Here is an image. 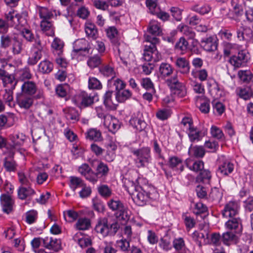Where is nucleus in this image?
I'll return each mask as SVG.
<instances>
[{
	"mask_svg": "<svg viewBox=\"0 0 253 253\" xmlns=\"http://www.w3.org/2000/svg\"><path fill=\"white\" fill-rule=\"evenodd\" d=\"M143 179L138 177L136 182L137 185L133 182H130V185L127 187V191L132 196L133 201L138 206L144 205L148 199H152L151 194L149 192L146 191L141 184Z\"/></svg>",
	"mask_w": 253,
	"mask_h": 253,
	"instance_id": "obj_1",
	"label": "nucleus"
},
{
	"mask_svg": "<svg viewBox=\"0 0 253 253\" xmlns=\"http://www.w3.org/2000/svg\"><path fill=\"white\" fill-rule=\"evenodd\" d=\"M145 41L148 42L149 44L145 45L143 59L147 62L151 61L152 59L154 62L159 61L161 59V55L157 50L156 44L159 43V39L148 35L145 36Z\"/></svg>",
	"mask_w": 253,
	"mask_h": 253,
	"instance_id": "obj_2",
	"label": "nucleus"
},
{
	"mask_svg": "<svg viewBox=\"0 0 253 253\" xmlns=\"http://www.w3.org/2000/svg\"><path fill=\"white\" fill-rule=\"evenodd\" d=\"M244 9L248 21L253 22V0H236L233 6L235 15L237 17L242 15L244 13ZM252 27L253 29V23Z\"/></svg>",
	"mask_w": 253,
	"mask_h": 253,
	"instance_id": "obj_3",
	"label": "nucleus"
},
{
	"mask_svg": "<svg viewBox=\"0 0 253 253\" xmlns=\"http://www.w3.org/2000/svg\"><path fill=\"white\" fill-rule=\"evenodd\" d=\"M131 152L136 157L135 162L138 168L147 167L151 162V149L149 147L134 149Z\"/></svg>",
	"mask_w": 253,
	"mask_h": 253,
	"instance_id": "obj_4",
	"label": "nucleus"
},
{
	"mask_svg": "<svg viewBox=\"0 0 253 253\" xmlns=\"http://www.w3.org/2000/svg\"><path fill=\"white\" fill-rule=\"evenodd\" d=\"M108 207L115 211L117 217L126 220L129 218L127 208L119 200L112 199L107 202Z\"/></svg>",
	"mask_w": 253,
	"mask_h": 253,
	"instance_id": "obj_5",
	"label": "nucleus"
},
{
	"mask_svg": "<svg viewBox=\"0 0 253 253\" xmlns=\"http://www.w3.org/2000/svg\"><path fill=\"white\" fill-rule=\"evenodd\" d=\"M106 34L107 37L111 40V42L114 45V50L118 51V54L121 59L123 61L124 63L126 65L127 62L123 60L124 57L122 48V47L123 46V45H121L119 43V41L117 38H116V36L118 35V31L117 29L114 27H111L106 30Z\"/></svg>",
	"mask_w": 253,
	"mask_h": 253,
	"instance_id": "obj_6",
	"label": "nucleus"
},
{
	"mask_svg": "<svg viewBox=\"0 0 253 253\" xmlns=\"http://www.w3.org/2000/svg\"><path fill=\"white\" fill-rule=\"evenodd\" d=\"M94 99V96L85 91H82L75 95L72 101L76 105L81 108L90 106L93 103Z\"/></svg>",
	"mask_w": 253,
	"mask_h": 253,
	"instance_id": "obj_7",
	"label": "nucleus"
},
{
	"mask_svg": "<svg viewBox=\"0 0 253 253\" xmlns=\"http://www.w3.org/2000/svg\"><path fill=\"white\" fill-rule=\"evenodd\" d=\"M210 234L209 228L207 226H205L202 229L199 231H195L192 234V237L193 239L197 242L198 246L201 247L202 246V240L205 244L209 243L208 237Z\"/></svg>",
	"mask_w": 253,
	"mask_h": 253,
	"instance_id": "obj_8",
	"label": "nucleus"
},
{
	"mask_svg": "<svg viewBox=\"0 0 253 253\" xmlns=\"http://www.w3.org/2000/svg\"><path fill=\"white\" fill-rule=\"evenodd\" d=\"M34 98V96L27 94L18 93L16 97V103L20 108L28 110L33 105Z\"/></svg>",
	"mask_w": 253,
	"mask_h": 253,
	"instance_id": "obj_9",
	"label": "nucleus"
},
{
	"mask_svg": "<svg viewBox=\"0 0 253 253\" xmlns=\"http://www.w3.org/2000/svg\"><path fill=\"white\" fill-rule=\"evenodd\" d=\"M7 155L3 160V167L8 172H15L17 169V164L13 160L15 151L12 150L4 153Z\"/></svg>",
	"mask_w": 253,
	"mask_h": 253,
	"instance_id": "obj_10",
	"label": "nucleus"
},
{
	"mask_svg": "<svg viewBox=\"0 0 253 253\" xmlns=\"http://www.w3.org/2000/svg\"><path fill=\"white\" fill-rule=\"evenodd\" d=\"M79 172L89 182H96V175L87 164H83L78 169Z\"/></svg>",
	"mask_w": 253,
	"mask_h": 253,
	"instance_id": "obj_11",
	"label": "nucleus"
},
{
	"mask_svg": "<svg viewBox=\"0 0 253 253\" xmlns=\"http://www.w3.org/2000/svg\"><path fill=\"white\" fill-rule=\"evenodd\" d=\"M234 169V164L229 160L223 158L220 159V164L217 169V173L222 175L227 176L232 172Z\"/></svg>",
	"mask_w": 253,
	"mask_h": 253,
	"instance_id": "obj_12",
	"label": "nucleus"
},
{
	"mask_svg": "<svg viewBox=\"0 0 253 253\" xmlns=\"http://www.w3.org/2000/svg\"><path fill=\"white\" fill-rule=\"evenodd\" d=\"M240 206L236 202L231 201L227 203L222 211L224 217H233L238 214Z\"/></svg>",
	"mask_w": 253,
	"mask_h": 253,
	"instance_id": "obj_13",
	"label": "nucleus"
},
{
	"mask_svg": "<svg viewBox=\"0 0 253 253\" xmlns=\"http://www.w3.org/2000/svg\"><path fill=\"white\" fill-rule=\"evenodd\" d=\"M73 51L76 53L80 52L83 55L88 53L90 49L89 43L85 39L76 40L74 43Z\"/></svg>",
	"mask_w": 253,
	"mask_h": 253,
	"instance_id": "obj_14",
	"label": "nucleus"
},
{
	"mask_svg": "<svg viewBox=\"0 0 253 253\" xmlns=\"http://www.w3.org/2000/svg\"><path fill=\"white\" fill-rule=\"evenodd\" d=\"M11 143L6 147L7 150L15 151L14 150H19L20 147L23 144L25 140V136L22 134L12 135L10 137Z\"/></svg>",
	"mask_w": 253,
	"mask_h": 253,
	"instance_id": "obj_15",
	"label": "nucleus"
},
{
	"mask_svg": "<svg viewBox=\"0 0 253 253\" xmlns=\"http://www.w3.org/2000/svg\"><path fill=\"white\" fill-rule=\"evenodd\" d=\"M95 231L103 237H106L109 234L108 219L106 218H99L95 225Z\"/></svg>",
	"mask_w": 253,
	"mask_h": 253,
	"instance_id": "obj_16",
	"label": "nucleus"
},
{
	"mask_svg": "<svg viewBox=\"0 0 253 253\" xmlns=\"http://www.w3.org/2000/svg\"><path fill=\"white\" fill-rule=\"evenodd\" d=\"M247 61V56L244 51H239L237 55L232 56L229 62L235 68L243 66Z\"/></svg>",
	"mask_w": 253,
	"mask_h": 253,
	"instance_id": "obj_17",
	"label": "nucleus"
},
{
	"mask_svg": "<svg viewBox=\"0 0 253 253\" xmlns=\"http://www.w3.org/2000/svg\"><path fill=\"white\" fill-rule=\"evenodd\" d=\"M45 248L58 252L61 249L60 241L52 237H46L42 239Z\"/></svg>",
	"mask_w": 253,
	"mask_h": 253,
	"instance_id": "obj_18",
	"label": "nucleus"
},
{
	"mask_svg": "<svg viewBox=\"0 0 253 253\" xmlns=\"http://www.w3.org/2000/svg\"><path fill=\"white\" fill-rule=\"evenodd\" d=\"M175 64L177 70L183 75H187L190 72V64L189 61L184 57H178Z\"/></svg>",
	"mask_w": 253,
	"mask_h": 253,
	"instance_id": "obj_19",
	"label": "nucleus"
},
{
	"mask_svg": "<svg viewBox=\"0 0 253 253\" xmlns=\"http://www.w3.org/2000/svg\"><path fill=\"white\" fill-rule=\"evenodd\" d=\"M104 125L113 133H115L120 127V124L118 120L111 116L105 117Z\"/></svg>",
	"mask_w": 253,
	"mask_h": 253,
	"instance_id": "obj_20",
	"label": "nucleus"
},
{
	"mask_svg": "<svg viewBox=\"0 0 253 253\" xmlns=\"http://www.w3.org/2000/svg\"><path fill=\"white\" fill-rule=\"evenodd\" d=\"M226 228L230 230H234L235 233H240L242 231L241 220L240 218H231L226 222Z\"/></svg>",
	"mask_w": 253,
	"mask_h": 253,
	"instance_id": "obj_21",
	"label": "nucleus"
},
{
	"mask_svg": "<svg viewBox=\"0 0 253 253\" xmlns=\"http://www.w3.org/2000/svg\"><path fill=\"white\" fill-rule=\"evenodd\" d=\"M169 165L171 169L179 173L184 169L182 160L176 156H172L169 158Z\"/></svg>",
	"mask_w": 253,
	"mask_h": 253,
	"instance_id": "obj_22",
	"label": "nucleus"
},
{
	"mask_svg": "<svg viewBox=\"0 0 253 253\" xmlns=\"http://www.w3.org/2000/svg\"><path fill=\"white\" fill-rule=\"evenodd\" d=\"M185 164L189 169L196 172H200L204 169V162L200 160L194 161L190 159H187L185 161Z\"/></svg>",
	"mask_w": 253,
	"mask_h": 253,
	"instance_id": "obj_23",
	"label": "nucleus"
},
{
	"mask_svg": "<svg viewBox=\"0 0 253 253\" xmlns=\"http://www.w3.org/2000/svg\"><path fill=\"white\" fill-rule=\"evenodd\" d=\"M201 43L203 48L207 51H213L217 49V43L216 40L211 37L203 39Z\"/></svg>",
	"mask_w": 253,
	"mask_h": 253,
	"instance_id": "obj_24",
	"label": "nucleus"
},
{
	"mask_svg": "<svg viewBox=\"0 0 253 253\" xmlns=\"http://www.w3.org/2000/svg\"><path fill=\"white\" fill-rule=\"evenodd\" d=\"M173 72V68L172 66L168 63H162L161 64L158 74L159 77L162 79H165L169 77Z\"/></svg>",
	"mask_w": 253,
	"mask_h": 253,
	"instance_id": "obj_25",
	"label": "nucleus"
},
{
	"mask_svg": "<svg viewBox=\"0 0 253 253\" xmlns=\"http://www.w3.org/2000/svg\"><path fill=\"white\" fill-rule=\"evenodd\" d=\"M148 32L151 35L152 37L157 38V36H160L162 33V29L160 24L155 20H151L148 28Z\"/></svg>",
	"mask_w": 253,
	"mask_h": 253,
	"instance_id": "obj_26",
	"label": "nucleus"
},
{
	"mask_svg": "<svg viewBox=\"0 0 253 253\" xmlns=\"http://www.w3.org/2000/svg\"><path fill=\"white\" fill-rule=\"evenodd\" d=\"M37 91L35 83L32 81L25 82L21 86V93L28 94L33 96Z\"/></svg>",
	"mask_w": 253,
	"mask_h": 253,
	"instance_id": "obj_27",
	"label": "nucleus"
},
{
	"mask_svg": "<svg viewBox=\"0 0 253 253\" xmlns=\"http://www.w3.org/2000/svg\"><path fill=\"white\" fill-rule=\"evenodd\" d=\"M1 204L3 211L9 213L12 210L13 202L10 197L7 195H2L0 197Z\"/></svg>",
	"mask_w": 253,
	"mask_h": 253,
	"instance_id": "obj_28",
	"label": "nucleus"
},
{
	"mask_svg": "<svg viewBox=\"0 0 253 253\" xmlns=\"http://www.w3.org/2000/svg\"><path fill=\"white\" fill-rule=\"evenodd\" d=\"M173 246L177 253H191L186 247L184 241L182 238L175 239L173 241Z\"/></svg>",
	"mask_w": 253,
	"mask_h": 253,
	"instance_id": "obj_29",
	"label": "nucleus"
},
{
	"mask_svg": "<svg viewBox=\"0 0 253 253\" xmlns=\"http://www.w3.org/2000/svg\"><path fill=\"white\" fill-rule=\"evenodd\" d=\"M5 17L7 25L11 26H17L20 25L18 16L17 15V13H15L14 10H11L8 13L5 14Z\"/></svg>",
	"mask_w": 253,
	"mask_h": 253,
	"instance_id": "obj_30",
	"label": "nucleus"
},
{
	"mask_svg": "<svg viewBox=\"0 0 253 253\" xmlns=\"http://www.w3.org/2000/svg\"><path fill=\"white\" fill-rule=\"evenodd\" d=\"M189 138L191 142L200 141L204 135L201 131L194 126L187 130Z\"/></svg>",
	"mask_w": 253,
	"mask_h": 253,
	"instance_id": "obj_31",
	"label": "nucleus"
},
{
	"mask_svg": "<svg viewBox=\"0 0 253 253\" xmlns=\"http://www.w3.org/2000/svg\"><path fill=\"white\" fill-rule=\"evenodd\" d=\"M112 91H107L103 96V103L105 106L111 110L116 108L117 104L112 99Z\"/></svg>",
	"mask_w": 253,
	"mask_h": 253,
	"instance_id": "obj_32",
	"label": "nucleus"
},
{
	"mask_svg": "<svg viewBox=\"0 0 253 253\" xmlns=\"http://www.w3.org/2000/svg\"><path fill=\"white\" fill-rule=\"evenodd\" d=\"M63 111L67 120L72 121L73 122H77L79 120V113L74 108H66L63 110Z\"/></svg>",
	"mask_w": 253,
	"mask_h": 253,
	"instance_id": "obj_33",
	"label": "nucleus"
},
{
	"mask_svg": "<svg viewBox=\"0 0 253 253\" xmlns=\"http://www.w3.org/2000/svg\"><path fill=\"white\" fill-rule=\"evenodd\" d=\"M12 51L14 54H20L22 50V42L18 37L14 36L10 43Z\"/></svg>",
	"mask_w": 253,
	"mask_h": 253,
	"instance_id": "obj_34",
	"label": "nucleus"
},
{
	"mask_svg": "<svg viewBox=\"0 0 253 253\" xmlns=\"http://www.w3.org/2000/svg\"><path fill=\"white\" fill-rule=\"evenodd\" d=\"M85 137L90 140L101 141L103 138L101 132L95 128H91L85 133Z\"/></svg>",
	"mask_w": 253,
	"mask_h": 253,
	"instance_id": "obj_35",
	"label": "nucleus"
},
{
	"mask_svg": "<svg viewBox=\"0 0 253 253\" xmlns=\"http://www.w3.org/2000/svg\"><path fill=\"white\" fill-rule=\"evenodd\" d=\"M43 51L32 49V54L29 57L27 63L29 65L34 66L42 58Z\"/></svg>",
	"mask_w": 253,
	"mask_h": 253,
	"instance_id": "obj_36",
	"label": "nucleus"
},
{
	"mask_svg": "<svg viewBox=\"0 0 253 253\" xmlns=\"http://www.w3.org/2000/svg\"><path fill=\"white\" fill-rule=\"evenodd\" d=\"M245 33V37L243 36L241 30H237V36L240 41H250L253 39V32L250 28L244 27Z\"/></svg>",
	"mask_w": 253,
	"mask_h": 253,
	"instance_id": "obj_37",
	"label": "nucleus"
},
{
	"mask_svg": "<svg viewBox=\"0 0 253 253\" xmlns=\"http://www.w3.org/2000/svg\"><path fill=\"white\" fill-rule=\"evenodd\" d=\"M53 65L51 62L47 60L41 61L38 65V70L42 74H48L53 69Z\"/></svg>",
	"mask_w": 253,
	"mask_h": 253,
	"instance_id": "obj_38",
	"label": "nucleus"
},
{
	"mask_svg": "<svg viewBox=\"0 0 253 253\" xmlns=\"http://www.w3.org/2000/svg\"><path fill=\"white\" fill-rule=\"evenodd\" d=\"M115 95L118 102H124L131 96L132 93L128 89H124V88L116 92Z\"/></svg>",
	"mask_w": 253,
	"mask_h": 253,
	"instance_id": "obj_39",
	"label": "nucleus"
},
{
	"mask_svg": "<svg viewBox=\"0 0 253 253\" xmlns=\"http://www.w3.org/2000/svg\"><path fill=\"white\" fill-rule=\"evenodd\" d=\"M188 42L183 37H181L176 42L174 46V49L177 51L180 52L181 54H184L187 50Z\"/></svg>",
	"mask_w": 253,
	"mask_h": 253,
	"instance_id": "obj_40",
	"label": "nucleus"
},
{
	"mask_svg": "<svg viewBox=\"0 0 253 253\" xmlns=\"http://www.w3.org/2000/svg\"><path fill=\"white\" fill-rule=\"evenodd\" d=\"M3 85L6 88L14 89L18 83L14 76L9 74L8 76L2 82Z\"/></svg>",
	"mask_w": 253,
	"mask_h": 253,
	"instance_id": "obj_41",
	"label": "nucleus"
},
{
	"mask_svg": "<svg viewBox=\"0 0 253 253\" xmlns=\"http://www.w3.org/2000/svg\"><path fill=\"white\" fill-rule=\"evenodd\" d=\"M222 197V194L220 190L216 187H214L211 188L210 193L207 197V199L211 202H218L221 199Z\"/></svg>",
	"mask_w": 253,
	"mask_h": 253,
	"instance_id": "obj_42",
	"label": "nucleus"
},
{
	"mask_svg": "<svg viewBox=\"0 0 253 253\" xmlns=\"http://www.w3.org/2000/svg\"><path fill=\"white\" fill-rule=\"evenodd\" d=\"M85 32L87 36L92 39H96L98 36V32L94 24L88 23L85 25Z\"/></svg>",
	"mask_w": 253,
	"mask_h": 253,
	"instance_id": "obj_43",
	"label": "nucleus"
},
{
	"mask_svg": "<svg viewBox=\"0 0 253 253\" xmlns=\"http://www.w3.org/2000/svg\"><path fill=\"white\" fill-rule=\"evenodd\" d=\"M14 89L6 88L2 94V99L5 104H7L10 107L14 105L13 93Z\"/></svg>",
	"mask_w": 253,
	"mask_h": 253,
	"instance_id": "obj_44",
	"label": "nucleus"
},
{
	"mask_svg": "<svg viewBox=\"0 0 253 253\" xmlns=\"http://www.w3.org/2000/svg\"><path fill=\"white\" fill-rule=\"evenodd\" d=\"M167 84L169 86L170 89H171L172 92L173 93L174 91L179 89L180 88L181 86H183L184 85L180 83L177 79V75H175L171 79H168L166 81Z\"/></svg>",
	"mask_w": 253,
	"mask_h": 253,
	"instance_id": "obj_45",
	"label": "nucleus"
},
{
	"mask_svg": "<svg viewBox=\"0 0 253 253\" xmlns=\"http://www.w3.org/2000/svg\"><path fill=\"white\" fill-rule=\"evenodd\" d=\"M99 72L104 76L107 77H111V78L115 77L116 73L114 68L109 65H103L99 68Z\"/></svg>",
	"mask_w": 253,
	"mask_h": 253,
	"instance_id": "obj_46",
	"label": "nucleus"
},
{
	"mask_svg": "<svg viewBox=\"0 0 253 253\" xmlns=\"http://www.w3.org/2000/svg\"><path fill=\"white\" fill-rule=\"evenodd\" d=\"M41 27L42 31L45 32L48 36H53L54 35L52 23L48 20H42L41 22Z\"/></svg>",
	"mask_w": 253,
	"mask_h": 253,
	"instance_id": "obj_47",
	"label": "nucleus"
},
{
	"mask_svg": "<svg viewBox=\"0 0 253 253\" xmlns=\"http://www.w3.org/2000/svg\"><path fill=\"white\" fill-rule=\"evenodd\" d=\"M27 187H20L18 191V197L20 199H25L28 196H31L35 193L34 190L29 186Z\"/></svg>",
	"mask_w": 253,
	"mask_h": 253,
	"instance_id": "obj_48",
	"label": "nucleus"
},
{
	"mask_svg": "<svg viewBox=\"0 0 253 253\" xmlns=\"http://www.w3.org/2000/svg\"><path fill=\"white\" fill-rule=\"evenodd\" d=\"M189 154L196 158H202L205 155V151L202 146H191L189 149Z\"/></svg>",
	"mask_w": 253,
	"mask_h": 253,
	"instance_id": "obj_49",
	"label": "nucleus"
},
{
	"mask_svg": "<svg viewBox=\"0 0 253 253\" xmlns=\"http://www.w3.org/2000/svg\"><path fill=\"white\" fill-rule=\"evenodd\" d=\"M108 84L110 86H114L115 87L116 92L121 90V89L125 88L126 86V84L122 80L115 77L108 80Z\"/></svg>",
	"mask_w": 253,
	"mask_h": 253,
	"instance_id": "obj_50",
	"label": "nucleus"
},
{
	"mask_svg": "<svg viewBox=\"0 0 253 253\" xmlns=\"http://www.w3.org/2000/svg\"><path fill=\"white\" fill-rule=\"evenodd\" d=\"M96 182L98 181L99 177L105 176L107 174L109 169L107 166L102 162H99L96 168Z\"/></svg>",
	"mask_w": 253,
	"mask_h": 253,
	"instance_id": "obj_51",
	"label": "nucleus"
},
{
	"mask_svg": "<svg viewBox=\"0 0 253 253\" xmlns=\"http://www.w3.org/2000/svg\"><path fill=\"white\" fill-rule=\"evenodd\" d=\"M90 226V220L87 218H79L76 223V228L79 230L88 229Z\"/></svg>",
	"mask_w": 253,
	"mask_h": 253,
	"instance_id": "obj_52",
	"label": "nucleus"
},
{
	"mask_svg": "<svg viewBox=\"0 0 253 253\" xmlns=\"http://www.w3.org/2000/svg\"><path fill=\"white\" fill-rule=\"evenodd\" d=\"M200 105L199 106L200 111L204 114H207L210 109V100L206 97H202L200 98Z\"/></svg>",
	"mask_w": 253,
	"mask_h": 253,
	"instance_id": "obj_53",
	"label": "nucleus"
},
{
	"mask_svg": "<svg viewBox=\"0 0 253 253\" xmlns=\"http://www.w3.org/2000/svg\"><path fill=\"white\" fill-rule=\"evenodd\" d=\"M130 239H122L116 242V246L120 250L127 253L129 251L130 247L129 242Z\"/></svg>",
	"mask_w": 253,
	"mask_h": 253,
	"instance_id": "obj_54",
	"label": "nucleus"
},
{
	"mask_svg": "<svg viewBox=\"0 0 253 253\" xmlns=\"http://www.w3.org/2000/svg\"><path fill=\"white\" fill-rule=\"evenodd\" d=\"M69 186L73 191H75L79 187L84 186V183L81 178L76 176H71L70 177Z\"/></svg>",
	"mask_w": 253,
	"mask_h": 253,
	"instance_id": "obj_55",
	"label": "nucleus"
},
{
	"mask_svg": "<svg viewBox=\"0 0 253 253\" xmlns=\"http://www.w3.org/2000/svg\"><path fill=\"white\" fill-rule=\"evenodd\" d=\"M211 175L209 170L207 169L202 170L199 172V174L197 177V180L204 183H209L211 178Z\"/></svg>",
	"mask_w": 253,
	"mask_h": 253,
	"instance_id": "obj_56",
	"label": "nucleus"
},
{
	"mask_svg": "<svg viewBox=\"0 0 253 253\" xmlns=\"http://www.w3.org/2000/svg\"><path fill=\"white\" fill-rule=\"evenodd\" d=\"M130 123L139 131H142L146 127V123L140 118H133L130 119Z\"/></svg>",
	"mask_w": 253,
	"mask_h": 253,
	"instance_id": "obj_57",
	"label": "nucleus"
},
{
	"mask_svg": "<svg viewBox=\"0 0 253 253\" xmlns=\"http://www.w3.org/2000/svg\"><path fill=\"white\" fill-rule=\"evenodd\" d=\"M102 63L101 56L98 55H95L90 57L87 60V65L91 68H94L98 67Z\"/></svg>",
	"mask_w": 253,
	"mask_h": 253,
	"instance_id": "obj_58",
	"label": "nucleus"
},
{
	"mask_svg": "<svg viewBox=\"0 0 253 253\" xmlns=\"http://www.w3.org/2000/svg\"><path fill=\"white\" fill-rule=\"evenodd\" d=\"M238 75L244 82L249 83L253 81V75L248 71L240 70Z\"/></svg>",
	"mask_w": 253,
	"mask_h": 253,
	"instance_id": "obj_59",
	"label": "nucleus"
},
{
	"mask_svg": "<svg viewBox=\"0 0 253 253\" xmlns=\"http://www.w3.org/2000/svg\"><path fill=\"white\" fill-rule=\"evenodd\" d=\"M14 36L9 35H3L0 38V46L3 48L10 47V43L13 40Z\"/></svg>",
	"mask_w": 253,
	"mask_h": 253,
	"instance_id": "obj_60",
	"label": "nucleus"
},
{
	"mask_svg": "<svg viewBox=\"0 0 253 253\" xmlns=\"http://www.w3.org/2000/svg\"><path fill=\"white\" fill-rule=\"evenodd\" d=\"M51 46L56 51L57 54L60 55L62 52L64 43L60 39L55 38L52 42Z\"/></svg>",
	"mask_w": 253,
	"mask_h": 253,
	"instance_id": "obj_61",
	"label": "nucleus"
},
{
	"mask_svg": "<svg viewBox=\"0 0 253 253\" xmlns=\"http://www.w3.org/2000/svg\"><path fill=\"white\" fill-rule=\"evenodd\" d=\"M236 239V235L231 232H227L222 235V241L226 245H228L231 242H234Z\"/></svg>",
	"mask_w": 253,
	"mask_h": 253,
	"instance_id": "obj_62",
	"label": "nucleus"
},
{
	"mask_svg": "<svg viewBox=\"0 0 253 253\" xmlns=\"http://www.w3.org/2000/svg\"><path fill=\"white\" fill-rule=\"evenodd\" d=\"M39 15L42 20H48L53 17V13L45 7H41L39 9Z\"/></svg>",
	"mask_w": 253,
	"mask_h": 253,
	"instance_id": "obj_63",
	"label": "nucleus"
},
{
	"mask_svg": "<svg viewBox=\"0 0 253 253\" xmlns=\"http://www.w3.org/2000/svg\"><path fill=\"white\" fill-rule=\"evenodd\" d=\"M88 87L89 89H100L102 88V84L96 78L90 77L88 79Z\"/></svg>",
	"mask_w": 253,
	"mask_h": 253,
	"instance_id": "obj_64",
	"label": "nucleus"
}]
</instances>
